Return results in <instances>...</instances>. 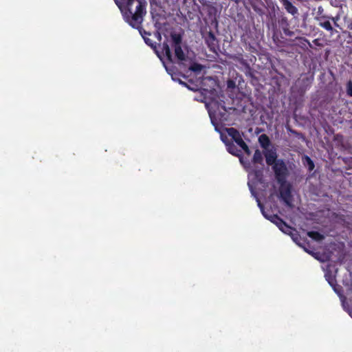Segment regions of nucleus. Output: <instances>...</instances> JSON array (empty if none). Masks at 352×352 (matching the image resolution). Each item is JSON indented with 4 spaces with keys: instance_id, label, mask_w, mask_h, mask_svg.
<instances>
[{
    "instance_id": "obj_1",
    "label": "nucleus",
    "mask_w": 352,
    "mask_h": 352,
    "mask_svg": "<svg viewBox=\"0 0 352 352\" xmlns=\"http://www.w3.org/2000/svg\"><path fill=\"white\" fill-rule=\"evenodd\" d=\"M204 91L203 98L199 100L205 103L211 122L214 126L216 131H219L221 139L226 145L228 151L232 155H239V151L233 143L230 142V140H233L248 155H250V150L237 130L234 128H226L220 131L218 129L219 124L227 120L226 110L219 103L214 89H204Z\"/></svg>"
},
{
    "instance_id": "obj_2",
    "label": "nucleus",
    "mask_w": 352,
    "mask_h": 352,
    "mask_svg": "<svg viewBox=\"0 0 352 352\" xmlns=\"http://www.w3.org/2000/svg\"><path fill=\"white\" fill-rule=\"evenodd\" d=\"M124 20L133 28H138L145 13V0H115Z\"/></svg>"
},
{
    "instance_id": "obj_3",
    "label": "nucleus",
    "mask_w": 352,
    "mask_h": 352,
    "mask_svg": "<svg viewBox=\"0 0 352 352\" xmlns=\"http://www.w3.org/2000/svg\"><path fill=\"white\" fill-rule=\"evenodd\" d=\"M273 169L275 172L276 178L280 184V197L285 201V203L289 206H292V197L290 185L285 182V178L287 173V168L285 163L282 160H278L273 165Z\"/></svg>"
},
{
    "instance_id": "obj_4",
    "label": "nucleus",
    "mask_w": 352,
    "mask_h": 352,
    "mask_svg": "<svg viewBox=\"0 0 352 352\" xmlns=\"http://www.w3.org/2000/svg\"><path fill=\"white\" fill-rule=\"evenodd\" d=\"M258 202V206L260 208L261 212L263 215L268 220H270L271 222L274 223L277 226V227L281 230L283 232L291 236L292 240L298 244L299 246L302 247L304 250L307 252L308 253L312 254V252H310L307 250L305 247H303L301 243L299 241V237L297 234L295 230H294L292 228L289 227L288 225H287L284 221H283L282 219H280L277 215L275 214H267L265 211L264 210L263 206H261L260 201L258 199H256Z\"/></svg>"
},
{
    "instance_id": "obj_5",
    "label": "nucleus",
    "mask_w": 352,
    "mask_h": 352,
    "mask_svg": "<svg viewBox=\"0 0 352 352\" xmlns=\"http://www.w3.org/2000/svg\"><path fill=\"white\" fill-rule=\"evenodd\" d=\"M171 41L175 46V54L177 59L180 61L186 60V56L180 46L182 37L178 34H171Z\"/></svg>"
},
{
    "instance_id": "obj_6",
    "label": "nucleus",
    "mask_w": 352,
    "mask_h": 352,
    "mask_svg": "<svg viewBox=\"0 0 352 352\" xmlns=\"http://www.w3.org/2000/svg\"><path fill=\"white\" fill-rule=\"evenodd\" d=\"M264 155L265 157L266 162L268 165L272 166L278 160H276V153L275 149L273 148H270L268 149L265 150Z\"/></svg>"
},
{
    "instance_id": "obj_7",
    "label": "nucleus",
    "mask_w": 352,
    "mask_h": 352,
    "mask_svg": "<svg viewBox=\"0 0 352 352\" xmlns=\"http://www.w3.org/2000/svg\"><path fill=\"white\" fill-rule=\"evenodd\" d=\"M258 142L261 144V146L265 149H268L269 148V146H270V140L268 138V137L265 135V134H263L259 136L258 138Z\"/></svg>"
},
{
    "instance_id": "obj_8",
    "label": "nucleus",
    "mask_w": 352,
    "mask_h": 352,
    "mask_svg": "<svg viewBox=\"0 0 352 352\" xmlns=\"http://www.w3.org/2000/svg\"><path fill=\"white\" fill-rule=\"evenodd\" d=\"M319 25L323 28L324 29L328 31H333V28L329 21L326 19H321L320 21Z\"/></svg>"
},
{
    "instance_id": "obj_9",
    "label": "nucleus",
    "mask_w": 352,
    "mask_h": 352,
    "mask_svg": "<svg viewBox=\"0 0 352 352\" xmlns=\"http://www.w3.org/2000/svg\"><path fill=\"white\" fill-rule=\"evenodd\" d=\"M140 33H141V34H142V36L145 43L148 45L151 46L153 48L155 47V46L154 45V43L152 42L151 40L148 38V36H151L150 34L146 33V32H144V34L142 32H140Z\"/></svg>"
},
{
    "instance_id": "obj_10",
    "label": "nucleus",
    "mask_w": 352,
    "mask_h": 352,
    "mask_svg": "<svg viewBox=\"0 0 352 352\" xmlns=\"http://www.w3.org/2000/svg\"><path fill=\"white\" fill-rule=\"evenodd\" d=\"M163 54L166 56L168 60L172 62L170 50L167 43H164L163 45Z\"/></svg>"
},
{
    "instance_id": "obj_11",
    "label": "nucleus",
    "mask_w": 352,
    "mask_h": 352,
    "mask_svg": "<svg viewBox=\"0 0 352 352\" xmlns=\"http://www.w3.org/2000/svg\"><path fill=\"white\" fill-rule=\"evenodd\" d=\"M253 162L254 163L261 164L263 162V155L261 152L258 150H256L253 156Z\"/></svg>"
},
{
    "instance_id": "obj_12",
    "label": "nucleus",
    "mask_w": 352,
    "mask_h": 352,
    "mask_svg": "<svg viewBox=\"0 0 352 352\" xmlns=\"http://www.w3.org/2000/svg\"><path fill=\"white\" fill-rule=\"evenodd\" d=\"M340 299H341V301H342V303L343 308L346 311H348L349 315L352 317V311L350 309V307L352 305V301L351 302V304L349 305L348 304V302H346V299L343 296H340Z\"/></svg>"
},
{
    "instance_id": "obj_13",
    "label": "nucleus",
    "mask_w": 352,
    "mask_h": 352,
    "mask_svg": "<svg viewBox=\"0 0 352 352\" xmlns=\"http://www.w3.org/2000/svg\"><path fill=\"white\" fill-rule=\"evenodd\" d=\"M308 236L316 241H320L323 239V236L316 232H308Z\"/></svg>"
},
{
    "instance_id": "obj_14",
    "label": "nucleus",
    "mask_w": 352,
    "mask_h": 352,
    "mask_svg": "<svg viewBox=\"0 0 352 352\" xmlns=\"http://www.w3.org/2000/svg\"><path fill=\"white\" fill-rule=\"evenodd\" d=\"M325 278H326V280L329 283V285L333 288L334 291L338 294V292L337 291V289L336 288L335 285H334V282H335L334 278L332 276L329 275L328 274H325Z\"/></svg>"
},
{
    "instance_id": "obj_15",
    "label": "nucleus",
    "mask_w": 352,
    "mask_h": 352,
    "mask_svg": "<svg viewBox=\"0 0 352 352\" xmlns=\"http://www.w3.org/2000/svg\"><path fill=\"white\" fill-rule=\"evenodd\" d=\"M248 177H249V180H250L248 182V186H249L250 190L252 192V195H254L253 184H252L251 180H253L254 179H255L257 177V175H256V173H250Z\"/></svg>"
},
{
    "instance_id": "obj_16",
    "label": "nucleus",
    "mask_w": 352,
    "mask_h": 352,
    "mask_svg": "<svg viewBox=\"0 0 352 352\" xmlns=\"http://www.w3.org/2000/svg\"><path fill=\"white\" fill-rule=\"evenodd\" d=\"M203 67L199 64H193L190 67V69L193 72H200L202 69Z\"/></svg>"
},
{
    "instance_id": "obj_17",
    "label": "nucleus",
    "mask_w": 352,
    "mask_h": 352,
    "mask_svg": "<svg viewBox=\"0 0 352 352\" xmlns=\"http://www.w3.org/2000/svg\"><path fill=\"white\" fill-rule=\"evenodd\" d=\"M305 160L307 162L309 170H313L314 168V162L311 160V159L308 157H305Z\"/></svg>"
},
{
    "instance_id": "obj_18",
    "label": "nucleus",
    "mask_w": 352,
    "mask_h": 352,
    "mask_svg": "<svg viewBox=\"0 0 352 352\" xmlns=\"http://www.w3.org/2000/svg\"><path fill=\"white\" fill-rule=\"evenodd\" d=\"M287 10L292 13V14H294L296 12V9L295 7H294L292 4L290 3H288V5H287Z\"/></svg>"
},
{
    "instance_id": "obj_19",
    "label": "nucleus",
    "mask_w": 352,
    "mask_h": 352,
    "mask_svg": "<svg viewBox=\"0 0 352 352\" xmlns=\"http://www.w3.org/2000/svg\"><path fill=\"white\" fill-rule=\"evenodd\" d=\"M347 94L348 95L352 96V82H349L347 84Z\"/></svg>"
},
{
    "instance_id": "obj_20",
    "label": "nucleus",
    "mask_w": 352,
    "mask_h": 352,
    "mask_svg": "<svg viewBox=\"0 0 352 352\" xmlns=\"http://www.w3.org/2000/svg\"><path fill=\"white\" fill-rule=\"evenodd\" d=\"M228 87H230V88H232V87H234V82L232 80H230L228 82Z\"/></svg>"
},
{
    "instance_id": "obj_21",
    "label": "nucleus",
    "mask_w": 352,
    "mask_h": 352,
    "mask_svg": "<svg viewBox=\"0 0 352 352\" xmlns=\"http://www.w3.org/2000/svg\"><path fill=\"white\" fill-rule=\"evenodd\" d=\"M240 162H241V164H243V166H244V167H245V168H248V167L246 166V165L244 164L243 160L241 158H240Z\"/></svg>"
},
{
    "instance_id": "obj_22",
    "label": "nucleus",
    "mask_w": 352,
    "mask_h": 352,
    "mask_svg": "<svg viewBox=\"0 0 352 352\" xmlns=\"http://www.w3.org/2000/svg\"><path fill=\"white\" fill-rule=\"evenodd\" d=\"M156 36H157V38H158V39H159V40H160V39H161V35H160L159 33H157V34H156Z\"/></svg>"
},
{
    "instance_id": "obj_23",
    "label": "nucleus",
    "mask_w": 352,
    "mask_h": 352,
    "mask_svg": "<svg viewBox=\"0 0 352 352\" xmlns=\"http://www.w3.org/2000/svg\"><path fill=\"white\" fill-rule=\"evenodd\" d=\"M205 80H208L209 81L213 82V80L211 78H205Z\"/></svg>"
},
{
    "instance_id": "obj_24",
    "label": "nucleus",
    "mask_w": 352,
    "mask_h": 352,
    "mask_svg": "<svg viewBox=\"0 0 352 352\" xmlns=\"http://www.w3.org/2000/svg\"><path fill=\"white\" fill-rule=\"evenodd\" d=\"M157 56H158V57H159L161 60L162 59V56H161L159 54H157Z\"/></svg>"
}]
</instances>
